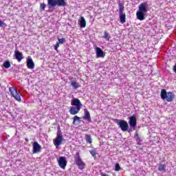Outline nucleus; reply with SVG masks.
Instances as JSON below:
<instances>
[{
    "mask_svg": "<svg viewBox=\"0 0 176 176\" xmlns=\"http://www.w3.org/2000/svg\"><path fill=\"white\" fill-rule=\"evenodd\" d=\"M100 175H101V176H109V175L105 174V173H100Z\"/></svg>",
    "mask_w": 176,
    "mask_h": 176,
    "instance_id": "2f4dec72",
    "label": "nucleus"
},
{
    "mask_svg": "<svg viewBox=\"0 0 176 176\" xmlns=\"http://www.w3.org/2000/svg\"><path fill=\"white\" fill-rule=\"evenodd\" d=\"M46 8V3H40V10L43 11Z\"/></svg>",
    "mask_w": 176,
    "mask_h": 176,
    "instance_id": "393cba45",
    "label": "nucleus"
},
{
    "mask_svg": "<svg viewBox=\"0 0 176 176\" xmlns=\"http://www.w3.org/2000/svg\"><path fill=\"white\" fill-rule=\"evenodd\" d=\"M58 163L60 168L65 170V167H67V160L65 157H60Z\"/></svg>",
    "mask_w": 176,
    "mask_h": 176,
    "instance_id": "1a4fd4ad",
    "label": "nucleus"
},
{
    "mask_svg": "<svg viewBox=\"0 0 176 176\" xmlns=\"http://www.w3.org/2000/svg\"><path fill=\"white\" fill-rule=\"evenodd\" d=\"M118 6L120 23H122V24H124V23H126V14L123 13V10H124V6L122 3H119Z\"/></svg>",
    "mask_w": 176,
    "mask_h": 176,
    "instance_id": "6e6552de",
    "label": "nucleus"
},
{
    "mask_svg": "<svg viewBox=\"0 0 176 176\" xmlns=\"http://www.w3.org/2000/svg\"><path fill=\"white\" fill-rule=\"evenodd\" d=\"M63 140H64V138L63 137V133H61V131H59L57 132V135L56 138L53 140L54 145L56 146V148H58V146L61 145Z\"/></svg>",
    "mask_w": 176,
    "mask_h": 176,
    "instance_id": "423d86ee",
    "label": "nucleus"
},
{
    "mask_svg": "<svg viewBox=\"0 0 176 176\" xmlns=\"http://www.w3.org/2000/svg\"><path fill=\"white\" fill-rule=\"evenodd\" d=\"M74 120H73V124H75V122H76V120L80 121V118H79L78 116H75L73 118Z\"/></svg>",
    "mask_w": 176,
    "mask_h": 176,
    "instance_id": "a878e982",
    "label": "nucleus"
},
{
    "mask_svg": "<svg viewBox=\"0 0 176 176\" xmlns=\"http://www.w3.org/2000/svg\"><path fill=\"white\" fill-rule=\"evenodd\" d=\"M82 119H84V120H87L88 122H91V116H90V112H89L87 109H84V116Z\"/></svg>",
    "mask_w": 176,
    "mask_h": 176,
    "instance_id": "9b49d317",
    "label": "nucleus"
},
{
    "mask_svg": "<svg viewBox=\"0 0 176 176\" xmlns=\"http://www.w3.org/2000/svg\"><path fill=\"white\" fill-rule=\"evenodd\" d=\"M86 141L88 144H91L93 142V140L91 139V136L90 135H86Z\"/></svg>",
    "mask_w": 176,
    "mask_h": 176,
    "instance_id": "5701e85b",
    "label": "nucleus"
},
{
    "mask_svg": "<svg viewBox=\"0 0 176 176\" xmlns=\"http://www.w3.org/2000/svg\"><path fill=\"white\" fill-rule=\"evenodd\" d=\"M25 141H27V142H28V139H25Z\"/></svg>",
    "mask_w": 176,
    "mask_h": 176,
    "instance_id": "72a5a7b5",
    "label": "nucleus"
},
{
    "mask_svg": "<svg viewBox=\"0 0 176 176\" xmlns=\"http://www.w3.org/2000/svg\"><path fill=\"white\" fill-rule=\"evenodd\" d=\"M3 65L4 68H6L8 69V68H10V62L7 60L3 63Z\"/></svg>",
    "mask_w": 176,
    "mask_h": 176,
    "instance_id": "b1692460",
    "label": "nucleus"
},
{
    "mask_svg": "<svg viewBox=\"0 0 176 176\" xmlns=\"http://www.w3.org/2000/svg\"><path fill=\"white\" fill-rule=\"evenodd\" d=\"M14 54L16 60H17L19 63H20L21 60H23V54L19 51H15Z\"/></svg>",
    "mask_w": 176,
    "mask_h": 176,
    "instance_id": "dca6fc26",
    "label": "nucleus"
},
{
    "mask_svg": "<svg viewBox=\"0 0 176 176\" xmlns=\"http://www.w3.org/2000/svg\"><path fill=\"white\" fill-rule=\"evenodd\" d=\"M161 98L162 100H166L168 102H171L174 98H175V95L172 92H167L166 89L161 90Z\"/></svg>",
    "mask_w": 176,
    "mask_h": 176,
    "instance_id": "f257e3e1",
    "label": "nucleus"
},
{
    "mask_svg": "<svg viewBox=\"0 0 176 176\" xmlns=\"http://www.w3.org/2000/svg\"><path fill=\"white\" fill-rule=\"evenodd\" d=\"M139 12H142V13L148 12V10L146 9V5L144 3H140L139 6Z\"/></svg>",
    "mask_w": 176,
    "mask_h": 176,
    "instance_id": "a211bd4d",
    "label": "nucleus"
},
{
    "mask_svg": "<svg viewBox=\"0 0 176 176\" xmlns=\"http://www.w3.org/2000/svg\"><path fill=\"white\" fill-rule=\"evenodd\" d=\"M9 91H10L11 96H12V97H14V98L16 101H19V102H21V94L19 91H17L16 87H10Z\"/></svg>",
    "mask_w": 176,
    "mask_h": 176,
    "instance_id": "20e7f679",
    "label": "nucleus"
},
{
    "mask_svg": "<svg viewBox=\"0 0 176 176\" xmlns=\"http://www.w3.org/2000/svg\"><path fill=\"white\" fill-rule=\"evenodd\" d=\"M129 124L131 129L129 131V133L131 131H134L135 130V127L137 126V117H135V116L129 117Z\"/></svg>",
    "mask_w": 176,
    "mask_h": 176,
    "instance_id": "0eeeda50",
    "label": "nucleus"
},
{
    "mask_svg": "<svg viewBox=\"0 0 176 176\" xmlns=\"http://www.w3.org/2000/svg\"><path fill=\"white\" fill-rule=\"evenodd\" d=\"M3 25H6V24L0 19V27H3Z\"/></svg>",
    "mask_w": 176,
    "mask_h": 176,
    "instance_id": "7c9ffc66",
    "label": "nucleus"
},
{
    "mask_svg": "<svg viewBox=\"0 0 176 176\" xmlns=\"http://www.w3.org/2000/svg\"><path fill=\"white\" fill-rule=\"evenodd\" d=\"M102 38H104V39H106V41H109V39H111V35L107 31H104Z\"/></svg>",
    "mask_w": 176,
    "mask_h": 176,
    "instance_id": "aec40b11",
    "label": "nucleus"
},
{
    "mask_svg": "<svg viewBox=\"0 0 176 176\" xmlns=\"http://www.w3.org/2000/svg\"><path fill=\"white\" fill-rule=\"evenodd\" d=\"M105 57V54L104 53V51L101 50V48L97 47H96V58H104Z\"/></svg>",
    "mask_w": 176,
    "mask_h": 176,
    "instance_id": "9d476101",
    "label": "nucleus"
},
{
    "mask_svg": "<svg viewBox=\"0 0 176 176\" xmlns=\"http://www.w3.org/2000/svg\"><path fill=\"white\" fill-rule=\"evenodd\" d=\"M80 111V107H72L69 109V113L71 115H76L79 113Z\"/></svg>",
    "mask_w": 176,
    "mask_h": 176,
    "instance_id": "ddd939ff",
    "label": "nucleus"
},
{
    "mask_svg": "<svg viewBox=\"0 0 176 176\" xmlns=\"http://www.w3.org/2000/svg\"><path fill=\"white\" fill-rule=\"evenodd\" d=\"M115 122L119 127L121 129L122 131H127L129 130V123H127V121L124 120H118L116 119L115 120Z\"/></svg>",
    "mask_w": 176,
    "mask_h": 176,
    "instance_id": "39448f33",
    "label": "nucleus"
},
{
    "mask_svg": "<svg viewBox=\"0 0 176 176\" xmlns=\"http://www.w3.org/2000/svg\"><path fill=\"white\" fill-rule=\"evenodd\" d=\"M136 136L138 137L137 140H141V138H140V136L138 135V133L136 134Z\"/></svg>",
    "mask_w": 176,
    "mask_h": 176,
    "instance_id": "473e14b6",
    "label": "nucleus"
},
{
    "mask_svg": "<svg viewBox=\"0 0 176 176\" xmlns=\"http://www.w3.org/2000/svg\"><path fill=\"white\" fill-rule=\"evenodd\" d=\"M38 152H41V145H39L38 142H35L33 144V153H38Z\"/></svg>",
    "mask_w": 176,
    "mask_h": 176,
    "instance_id": "4468645a",
    "label": "nucleus"
},
{
    "mask_svg": "<svg viewBox=\"0 0 176 176\" xmlns=\"http://www.w3.org/2000/svg\"><path fill=\"white\" fill-rule=\"evenodd\" d=\"M71 104L74 107H78V108H80V107H82V102H80V100L78 98L72 99Z\"/></svg>",
    "mask_w": 176,
    "mask_h": 176,
    "instance_id": "f8f14e48",
    "label": "nucleus"
},
{
    "mask_svg": "<svg viewBox=\"0 0 176 176\" xmlns=\"http://www.w3.org/2000/svg\"><path fill=\"white\" fill-rule=\"evenodd\" d=\"M27 67L29 68V69H34V68H35V63H34V61L32 58L28 60Z\"/></svg>",
    "mask_w": 176,
    "mask_h": 176,
    "instance_id": "2eb2a0df",
    "label": "nucleus"
},
{
    "mask_svg": "<svg viewBox=\"0 0 176 176\" xmlns=\"http://www.w3.org/2000/svg\"><path fill=\"white\" fill-rule=\"evenodd\" d=\"M74 162L78 166L79 170H83L85 167H86V164L82 160V158L80 157V153L79 152H77L74 156Z\"/></svg>",
    "mask_w": 176,
    "mask_h": 176,
    "instance_id": "f03ea898",
    "label": "nucleus"
},
{
    "mask_svg": "<svg viewBox=\"0 0 176 176\" xmlns=\"http://www.w3.org/2000/svg\"><path fill=\"white\" fill-rule=\"evenodd\" d=\"M49 8H54L56 6H65L67 3L65 0H47Z\"/></svg>",
    "mask_w": 176,
    "mask_h": 176,
    "instance_id": "7ed1b4c3",
    "label": "nucleus"
},
{
    "mask_svg": "<svg viewBox=\"0 0 176 176\" xmlns=\"http://www.w3.org/2000/svg\"><path fill=\"white\" fill-rule=\"evenodd\" d=\"M89 153H91V156H93L94 157H96V150L92 149L89 151Z\"/></svg>",
    "mask_w": 176,
    "mask_h": 176,
    "instance_id": "bb28decb",
    "label": "nucleus"
},
{
    "mask_svg": "<svg viewBox=\"0 0 176 176\" xmlns=\"http://www.w3.org/2000/svg\"><path fill=\"white\" fill-rule=\"evenodd\" d=\"M80 25L81 28H85V27H86V19H85V17L83 16L80 17Z\"/></svg>",
    "mask_w": 176,
    "mask_h": 176,
    "instance_id": "6ab92c4d",
    "label": "nucleus"
},
{
    "mask_svg": "<svg viewBox=\"0 0 176 176\" xmlns=\"http://www.w3.org/2000/svg\"><path fill=\"white\" fill-rule=\"evenodd\" d=\"M120 170V165L119 164H116L115 171H119Z\"/></svg>",
    "mask_w": 176,
    "mask_h": 176,
    "instance_id": "c85d7f7f",
    "label": "nucleus"
},
{
    "mask_svg": "<svg viewBox=\"0 0 176 176\" xmlns=\"http://www.w3.org/2000/svg\"><path fill=\"white\" fill-rule=\"evenodd\" d=\"M58 47H60V43L57 42L54 47V50H58Z\"/></svg>",
    "mask_w": 176,
    "mask_h": 176,
    "instance_id": "cd10ccee",
    "label": "nucleus"
},
{
    "mask_svg": "<svg viewBox=\"0 0 176 176\" xmlns=\"http://www.w3.org/2000/svg\"><path fill=\"white\" fill-rule=\"evenodd\" d=\"M71 85L74 89H75V90H76V89H79V83L76 82L75 80L71 82Z\"/></svg>",
    "mask_w": 176,
    "mask_h": 176,
    "instance_id": "412c9836",
    "label": "nucleus"
},
{
    "mask_svg": "<svg viewBox=\"0 0 176 176\" xmlns=\"http://www.w3.org/2000/svg\"><path fill=\"white\" fill-rule=\"evenodd\" d=\"M136 16H137L138 20H140V21L145 20V14L144 12H142L140 11L137 12Z\"/></svg>",
    "mask_w": 176,
    "mask_h": 176,
    "instance_id": "f3484780",
    "label": "nucleus"
},
{
    "mask_svg": "<svg viewBox=\"0 0 176 176\" xmlns=\"http://www.w3.org/2000/svg\"><path fill=\"white\" fill-rule=\"evenodd\" d=\"M59 43H64L65 42V38H58Z\"/></svg>",
    "mask_w": 176,
    "mask_h": 176,
    "instance_id": "c756f323",
    "label": "nucleus"
},
{
    "mask_svg": "<svg viewBox=\"0 0 176 176\" xmlns=\"http://www.w3.org/2000/svg\"><path fill=\"white\" fill-rule=\"evenodd\" d=\"M166 170V165L160 164L158 167V171H165Z\"/></svg>",
    "mask_w": 176,
    "mask_h": 176,
    "instance_id": "4be33fe9",
    "label": "nucleus"
}]
</instances>
